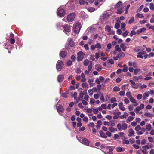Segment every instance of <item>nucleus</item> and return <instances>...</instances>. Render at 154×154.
Here are the masks:
<instances>
[{
	"mask_svg": "<svg viewBox=\"0 0 154 154\" xmlns=\"http://www.w3.org/2000/svg\"><path fill=\"white\" fill-rule=\"evenodd\" d=\"M117 22L118 23H116V24H115L114 26L115 28L116 29L119 28L120 27V21L119 20H118Z\"/></svg>",
	"mask_w": 154,
	"mask_h": 154,
	"instance_id": "nucleus-39",
	"label": "nucleus"
},
{
	"mask_svg": "<svg viewBox=\"0 0 154 154\" xmlns=\"http://www.w3.org/2000/svg\"><path fill=\"white\" fill-rule=\"evenodd\" d=\"M128 32L127 31H125L122 34V36L124 37H125L127 36L128 34Z\"/></svg>",
	"mask_w": 154,
	"mask_h": 154,
	"instance_id": "nucleus-56",
	"label": "nucleus"
},
{
	"mask_svg": "<svg viewBox=\"0 0 154 154\" xmlns=\"http://www.w3.org/2000/svg\"><path fill=\"white\" fill-rule=\"evenodd\" d=\"M134 119V118L132 116H129L126 120V122L128 123L129 122L132 121Z\"/></svg>",
	"mask_w": 154,
	"mask_h": 154,
	"instance_id": "nucleus-41",
	"label": "nucleus"
},
{
	"mask_svg": "<svg viewBox=\"0 0 154 154\" xmlns=\"http://www.w3.org/2000/svg\"><path fill=\"white\" fill-rule=\"evenodd\" d=\"M124 122V121L122 122V123H123L122 125V129L123 130H126L127 127V125L126 123H123Z\"/></svg>",
	"mask_w": 154,
	"mask_h": 154,
	"instance_id": "nucleus-27",
	"label": "nucleus"
},
{
	"mask_svg": "<svg viewBox=\"0 0 154 154\" xmlns=\"http://www.w3.org/2000/svg\"><path fill=\"white\" fill-rule=\"evenodd\" d=\"M109 130L112 132H113L117 131V129L113 127H110L109 128Z\"/></svg>",
	"mask_w": 154,
	"mask_h": 154,
	"instance_id": "nucleus-34",
	"label": "nucleus"
},
{
	"mask_svg": "<svg viewBox=\"0 0 154 154\" xmlns=\"http://www.w3.org/2000/svg\"><path fill=\"white\" fill-rule=\"evenodd\" d=\"M82 86L83 88H88V85L86 82L82 83Z\"/></svg>",
	"mask_w": 154,
	"mask_h": 154,
	"instance_id": "nucleus-45",
	"label": "nucleus"
},
{
	"mask_svg": "<svg viewBox=\"0 0 154 154\" xmlns=\"http://www.w3.org/2000/svg\"><path fill=\"white\" fill-rule=\"evenodd\" d=\"M144 17V16L143 14L140 13L137 14L136 15V17L137 18H143Z\"/></svg>",
	"mask_w": 154,
	"mask_h": 154,
	"instance_id": "nucleus-38",
	"label": "nucleus"
},
{
	"mask_svg": "<svg viewBox=\"0 0 154 154\" xmlns=\"http://www.w3.org/2000/svg\"><path fill=\"white\" fill-rule=\"evenodd\" d=\"M135 130L137 131V134L138 135H142L145 131L146 129L143 127H141L139 125L136 126Z\"/></svg>",
	"mask_w": 154,
	"mask_h": 154,
	"instance_id": "nucleus-1",
	"label": "nucleus"
},
{
	"mask_svg": "<svg viewBox=\"0 0 154 154\" xmlns=\"http://www.w3.org/2000/svg\"><path fill=\"white\" fill-rule=\"evenodd\" d=\"M134 21V17H131L129 20L128 23L129 24H131L133 23Z\"/></svg>",
	"mask_w": 154,
	"mask_h": 154,
	"instance_id": "nucleus-58",
	"label": "nucleus"
},
{
	"mask_svg": "<svg viewBox=\"0 0 154 154\" xmlns=\"http://www.w3.org/2000/svg\"><path fill=\"white\" fill-rule=\"evenodd\" d=\"M125 6H122L121 7V8L118 9L117 11V13L119 14H121L123 11V9H124Z\"/></svg>",
	"mask_w": 154,
	"mask_h": 154,
	"instance_id": "nucleus-24",
	"label": "nucleus"
},
{
	"mask_svg": "<svg viewBox=\"0 0 154 154\" xmlns=\"http://www.w3.org/2000/svg\"><path fill=\"white\" fill-rule=\"evenodd\" d=\"M146 30V28L144 27L142 28L141 29H139L137 31V34H139L140 33L144 32Z\"/></svg>",
	"mask_w": 154,
	"mask_h": 154,
	"instance_id": "nucleus-20",
	"label": "nucleus"
},
{
	"mask_svg": "<svg viewBox=\"0 0 154 154\" xmlns=\"http://www.w3.org/2000/svg\"><path fill=\"white\" fill-rule=\"evenodd\" d=\"M57 112H58L59 113V114L62 116V115L61 114H60V112H63V109H63V106H62L61 105H60L58 106V107L57 108Z\"/></svg>",
	"mask_w": 154,
	"mask_h": 154,
	"instance_id": "nucleus-13",
	"label": "nucleus"
},
{
	"mask_svg": "<svg viewBox=\"0 0 154 154\" xmlns=\"http://www.w3.org/2000/svg\"><path fill=\"white\" fill-rule=\"evenodd\" d=\"M140 71V69L139 68H137L135 69L134 72V75H136Z\"/></svg>",
	"mask_w": 154,
	"mask_h": 154,
	"instance_id": "nucleus-44",
	"label": "nucleus"
},
{
	"mask_svg": "<svg viewBox=\"0 0 154 154\" xmlns=\"http://www.w3.org/2000/svg\"><path fill=\"white\" fill-rule=\"evenodd\" d=\"M88 11L90 12H93L94 11L95 9L93 7L89 8H88Z\"/></svg>",
	"mask_w": 154,
	"mask_h": 154,
	"instance_id": "nucleus-53",
	"label": "nucleus"
},
{
	"mask_svg": "<svg viewBox=\"0 0 154 154\" xmlns=\"http://www.w3.org/2000/svg\"><path fill=\"white\" fill-rule=\"evenodd\" d=\"M90 62L88 59L85 60L83 62V64L85 66H86L89 64H90Z\"/></svg>",
	"mask_w": 154,
	"mask_h": 154,
	"instance_id": "nucleus-36",
	"label": "nucleus"
},
{
	"mask_svg": "<svg viewBox=\"0 0 154 154\" xmlns=\"http://www.w3.org/2000/svg\"><path fill=\"white\" fill-rule=\"evenodd\" d=\"M125 54L123 52H121L115 57H113V58L115 60L122 58L125 56Z\"/></svg>",
	"mask_w": 154,
	"mask_h": 154,
	"instance_id": "nucleus-8",
	"label": "nucleus"
},
{
	"mask_svg": "<svg viewBox=\"0 0 154 154\" xmlns=\"http://www.w3.org/2000/svg\"><path fill=\"white\" fill-rule=\"evenodd\" d=\"M71 27L68 25L66 24L64 25L63 28V31L66 34V35H69L68 33L70 32Z\"/></svg>",
	"mask_w": 154,
	"mask_h": 154,
	"instance_id": "nucleus-4",
	"label": "nucleus"
},
{
	"mask_svg": "<svg viewBox=\"0 0 154 154\" xmlns=\"http://www.w3.org/2000/svg\"><path fill=\"white\" fill-rule=\"evenodd\" d=\"M146 142H147V140L146 139H143L142 140V141L141 142V145H144V144H146Z\"/></svg>",
	"mask_w": 154,
	"mask_h": 154,
	"instance_id": "nucleus-54",
	"label": "nucleus"
},
{
	"mask_svg": "<svg viewBox=\"0 0 154 154\" xmlns=\"http://www.w3.org/2000/svg\"><path fill=\"white\" fill-rule=\"evenodd\" d=\"M121 48H122V50L123 51H126V47L125 46L124 43H122L120 45Z\"/></svg>",
	"mask_w": 154,
	"mask_h": 154,
	"instance_id": "nucleus-28",
	"label": "nucleus"
},
{
	"mask_svg": "<svg viewBox=\"0 0 154 154\" xmlns=\"http://www.w3.org/2000/svg\"><path fill=\"white\" fill-rule=\"evenodd\" d=\"M128 65L129 66H133L134 68L137 67V65L136 62H133L130 61L128 62Z\"/></svg>",
	"mask_w": 154,
	"mask_h": 154,
	"instance_id": "nucleus-18",
	"label": "nucleus"
},
{
	"mask_svg": "<svg viewBox=\"0 0 154 154\" xmlns=\"http://www.w3.org/2000/svg\"><path fill=\"white\" fill-rule=\"evenodd\" d=\"M122 143L123 144H129V142L128 140L124 139L122 140Z\"/></svg>",
	"mask_w": 154,
	"mask_h": 154,
	"instance_id": "nucleus-43",
	"label": "nucleus"
},
{
	"mask_svg": "<svg viewBox=\"0 0 154 154\" xmlns=\"http://www.w3.org/2000/svg\"><path fill=\"white\" fill-rule=\"evenodd\" d=\"M140 150H141L142 152L144 154H147L148 153V152L147 151V150L146 149H140Z\"/></svg>",
	"mask_w": 154,
	"mask_h": 154,
	"instance_id": "nucleus-62",
	"label": "nucleus"
},
{
	"mask_svg": "<svg viewBox=\"0 0 154 154\" xmlns=\"http://www.w3.org/2000/svg\"><path fill=\"white\" fill-rule=\"evenodd\" d=\"M75 17V13H70L67 16V20L68 22H72L74 20Z\"/></svg>",
	"mask_w": 154,
	"mask_h": 154,
	"instance_id": "nucleus-3",
	"label": "nucleus"
},
{
	"mask_svg": "<svg viewBox=\"0 0 154 154\" xmlns=\"http://www.w3.org/2000/svg\"><path fill=\"white\" fill-rule=\"evenodd\" d=\"M73 31L75 33H78L79 32L81 28V25L80 23H75L73 26Z\"/></svg>",
	"mask_w": 154,
	"mask_h": 154,
	"instance_id": "nucleus-2",
	"label": "nucleus"
},
{
	"mask_svg": "<svg viewBox=\"0 0 154 154\" xmlns=\"http://www.w3.org/2000/svg\"><path fill=\"white\" fill-rule=\"evenodd\" d=\"M116 150L118 152H120L124 151L125 150V148H124L118 147L116 148Z\"/></svg>",
	"mask_w": 154,
	"mask_h": 154,
	"instance_id": "nucleus-26",
	"label": "nucleus"
},
{
	"mask_svg": "<svg viewBox=\"0 0 154 154\" xmlns=\"http://www.w3.org/2000/svg\"><path fill=\"white\" fill-rule=\"evenodd\" d=\"M77 96V92H75L74 93L72 97H73L74 99L76 100V103L79 102L81 100L80 98Z\"/></svg>",
	"mask_w": 154,
	"mask_h": 154,
	"instance_id": "nucleus-11",
	"label": "nucleus"
},
{
	"mask_svg": "<svg viewBox=\"0 0 154 154\" xmlns=\"http://www.w3.org/2000/svg\"><path fill=\"white\" fill-rule=\"evenodd\" d=\"M99 133L101 137L104 138H106L107 137V136L102 131H100Z\"/></svg>",
	"mask_w": 154,
	"mask_h": 154,
	"instance_id": "nucleus-25",
	"label": "nucleus"
},
{
	"mask_svg": "<svg viewBox=\"0 0 154 154\" xmlns=\"http://www.w3.org/2000/svg\"><path fill=\"white\" fill-rule=\"evenodd\" d=\"M67 55V52L65 51L61 52L60 53V57L62 58L65 57Z\"/></svg>",
	"mask_w": 154,
	"mask_h": 154,
	"instance_id": "nucleus-15",
	"label": "nucleus"
},
{
	"mask_svg": "<svg viewBox=\"0 0 154 154\" xmlns=\"http://www.w3.org/2000/svg\"><path fill=\"white\" fill-rule=\"evenodd\" d=\"M120 89V88L117 86H115L113 88V91H119Z\"/></svg>",
	"mask_w": 154,
	"mask_h": 154,
	"instance_id": "nucleus-48",
	"label": "nucleus"
},
{
	"mask_svg": "<svg viewBox=\"0 0 154 154\" xmlns=\"http://www.w3.org/2000/svg\"><path fill=\"white\" fill-rule=\"evenodd\" d=\"M80 141L82 144L86 145H88L89 143V142L88 140L86 138L80 139Z\"/></svg>",
	"mask_w": 154,
	"mask_h": 154,
	"instance_id": "nucleus-10",
	"label": "nucleus"
},
{
	"mask_svg": "<svg viewBox=\"0 0 154 154\" xmlns=\"http://www.w3.org/2000/svg\"><path fill=\"white\" fill-rule=\"evenodd\" d=\"M136 34L137 32H135L134 30H132L131 31L130 34V35L131 37H132L133 36V35H135Z\"/></svg>",
	"mask_w": 154,
	"mask_h": 154,
	"instance_id": "nucleus-55",
	"label": "nucleus"
},
{
	"mask_svg": "<svg viewBox=\"0 0 154 154\" xmlns=\"http://www.w3.org/2000/svg\"><path fill=\"white\" fill-rule=\"evenodd\" d=\"M105 31H107L109 33L111 31V27L109 25L106 26L105 28Z\"/></svg>",
	"mask_w": 154,
	"mask_h": 154,
	"instance_id": "nucleus-31",
	"label": "nucleus"
},
{
	"mask_svg": "<svg viewBox=\"0 0 154 154\" xmlns=\"http://www.w3.org/2000/svg\"><path fill=\"white\" fill-rule=\"evenodd\" d=\"M67 94H68V93L67 92L65 93H63L61 94V96L63 97L67 98L68 97Z\"/></svg>",
	"mask_w": 154,
	"mask_h": 154,
	"instance_id": "nucleus-52",
	"label": "nucleus"
},
{
	"mask_svg": "<svg viewBox=\"0 0 154 154\" xmlns=\"http://www.w3.org/2000/svg\"><path fill=\"white\" fill-rule=\"evenodd\" d=\"M117 101L115 97L112 98L110 99V101L111 103H113Z\"/></svg>",
	"mask_w": 154,
	"mask_h": 154,
	"instance_id": "nucleus-60",
	"label": "nucleus"
},
{
	"mask_svg": "<svg viewBox=\"0 0 154 154\" xmlns=\"http://www.w3.org/2000/svg\"><path fill=\"white\" fill-rule=\"evenodd\" d=\"M123 69H122V72H126L128 71V66L126 64L124 65L123 66Z\"/></svg>",
	"mask_w": 154,
	"mask_h": 154,
	"instance_id": "nucleus-32",
	"label": "nucleus"
},
{
	"mask_svg": "<svg viewBox=\"0 0 154 154\" xmlns=\"http://www.w3.org/2000/svg\"><path fill=\"white\" fill-rule=\"evenodd\" d=\"M69 44L71 47H72L75 45V43L73 40L70 38L68 39Z\"/></svg>",
	"mask_w": 154,
	"mask_h": 154,
	"instance_id": "nucleus-14",
	"label": "nucleus"
},
{
	"mask_svg": "<svg viewBox=\"0 0 154 154\" xmlns=\"http://www.w3.org/2000/svg\"><path fill=\"white\" fill-rule=\"evenodd\" d=\"M65 11L63 9L58 8L57 11V13L58 16L61 17H62L64 16L65 14Z\"/></svg>",
	"mask_w": 154,
	"mask_h": 154,
	"instance_id": "nucleus-6",
	"label": "nucleus"
},
{
	"mask_svg": "<svg viewBox=\"0 0 154 154\" xmlns=\"http://www.w3.org/2000/svg\"><path fill=\"white\" fill-rule=\"evenodd\" d=\"M142 97V95L141 94H139L137 96V99L140 100Z\"/></svg>",
	"mask_w": 154,
	"mask_h": 154,
	"instance_id": "nucleus-61",
	"label": "nucleus"
},
{
	"mask_svg": "<svg viewBox=\"0 0 154 154\" xmlns=\"http://www.w3.org/2000/svg\"><path fill=\"white\" fill-rule=\"evenodd\" d=\"M125 92L124 91H121L119 92V94L121 96H123L125 95Z\"/></svg>",
	"mask_w": 154,
	"mask_h": 154,
	"instance_id": "nucleus-59",
	"label": "nucleus"
},
{
	"mask_svg": "<svg viewBox=\"0 0 154 154\" xmlns=\"http://www.w3.org/2000/svg\"><path fill=\"white\" fill-rule=\"evenodd\" d=\"M121 112H115L113 113L114 116L113 118L114 119H117L119 117V116L121 115Z\"/></svg>",
	"mask_w": 154,
	"mask_h": 154,
	"instance_id": "nucleus-12",
	"label": "nucleus"
},
{
	"mask_svg": "<svg viewBox=\"0 0 154 154\" xmlns=\"http://www.w3.org/2000/svg\"><path fill=\"white\" fill-rule=\"evenodd\" d=\"M122 2L121 1H119L115 5V8H118L120 7L122 4Z\"/></svg>",
	"mask_w": 154,
	"mask_h": 154,
	"instance_id": "nucleus-40",
	"label": "nucleus"
},
{
	"mask_svg": "<svg viewBox=\"0 0 154 154\" xmlns=\"http://www.w3.org/2000/svg\"><path fill=\"white\" fill-rule=\"evenodd\" d=\"M115 49L116 51L120 52L121 51V49L120 48H119V45H117L115 47Z\"/></svg>",
	"mask_w": 154,
	"mask_h": 154,
	"instance_id": "nucleus-35",
	"label": "nucleus"
},
{
	"mask_svg": "<svg viewBox=\"0 0 154 154\" xmlns=\"http://www.w3.org/2000/svg\"><path fill=\"white\" fill-rule=\"evenodd\" d=\"M95 69L98 71H100L102 69V67L100 65L97 64L95 65Z\"/></svg>",
	"mask_w": 154,
	"mask_h": 154,
	"instance_id": "nucleus-33",
	"label": "nucleus"
},
{
	"mask_svg": "<svg viewBox=\"0 0 154 154\" xmlns=\"http://www.w3.org/2000/svg\"><path fill=\"white\" fill-rule=\"evenodd\" d=\"M85 54L81 51H79L77 53L78 57L77 60L78 61H80L82 60L84 58Z\"/></svg>",
	"mask_w": 154,
	"mask_h": 154,
	"instance_id": "nucleus-7",
	"label": "nucleus"
},
{
	"mask_svg": "<svg viewBox=\"0 0 154 154\" xmlns=\"http://www.w3.org/2000/svg\"><path fill=\"white\" fill-rule=\"evenodd\" d=\"M149 94L150 92L149 91L147 92H145L144 93L143 95V100L147 99V97L149 96Z\"/></svg>",
	"mask_w": 154,
	"mask_h": 154,
	"instance_id": "nucleus-16",
	"label": "nucleus"
},
{
	"mask_svg": "<svg viewBox=\"0 0 154 154\" xmlns=\"http://www.w3.org/2000/svg\"><path fill=\"white\" fill-rule=\"evenodd\" d=\"M100 100L102 102H103L104 101V97L103 94H102L100 98Z\"/></svg>",
	"mask_w": 154,
	"mask_h": 154,
	"instance_id": "nucleus-63",
	"label": "nucleus"
},
{
	"mask_svg": "<svg viewBox=\"0 0 154 154\" xmlns=\"http://www.w3.org/2000/svg\"><path fill=\"white\" fill-rule=\"evenodd\" d=\"M88 126L89 127H91L93 128L95 126V125L93 122H91L88 125Z\"/></svg>",
	"mask_w": 154,
	"mask_h": 154,
	"instance_id": "nucleus-49",
	"label": "nucleus"
},
{
	"mask_svg": "<svg viewBox=\"0 0 154 154\" xmlns=\"http://www.w3.org/2000/svg\"><path fill=\"white\" fill-rule=\"evenodd\" d=\"M92 63L91 61H90V64L88 65V70L90 71H91L92 67Z\"/></svg>",
	"mask_w": 154,
	"mask_h": 154,
	"instance_id": "nucleus-42",
	"label": "nucleus"
},
{
	"mask_svg": "<svg viewBox=\"0 0 154 154\" xmlns=\"http://www.w3.org/2000/svg\"><path fill=\"white\" fill-rule=\"evenodd\" d=\"M141 83H135V84L133 85V86H132V87L134 89H137L138 88H139L140 85H141Z\"/></svg>",
	"mask_w": 154,
	"mask_h": 154,
	"instance_id": "nucleus-22",
	"label": "nucleus"
},
{
	"mask_svg": "<svg viewBox=\"0 0 154 154\" xmlns=\"http://www.w3.org/2000/svg\"><path fill=\"white\" fill-rule=\"evenodd\" d=\"M117 127L119 130L121 131L122 130V125L120 123H118Z\"/></svg>",
	"mask_w": 154,
	"mask_h": 154,
	"instance_id": "nucleus-47",
	"label": "nucleus"
},
{
	"mask_svg": "<svg viewBox=\"0 0 154 154\" xmlns=\"http://www.w3.org/2000/svg\"><path fill=\"white\" fill-rule=\"evenodd\" d=\"M153 148V145L152 144H150L149 146L148 145H145L143 146L142 148L143 149H146V150L148 149L149 148Z\"/></svg>",
	"mask_w": 154,
	"mask_h": 154,
	"instance_id": "nucleus-17",
	"label": "nucleus"
},
{
	"mask_svg": "<svg viewBox=\"0 0 154 154\" xmlns=\"http://www.w3.org/2000/svg\"><path fill=\"white\" fill-rule=\"evenodd\" d=\"M101 107H102V109H106L107 108L106 105L105 104H102L101 105Z\"/></svg>",
	"mask_w": 154,
	"mask_h": 154,
	"instance_id": "nucleus-64",
	"label": "nucleus"
},
{
	"mask_svg": "<svg viewBox=\"0 0 154 154\" xmlns=\"http://www.w3.org/2000/svg\"><path fill=\"white\" fill-rule=\"evenodd\" d=\"M129 134L128 135V136L129 137H131L132 135H133L134 134V132L132 129H130L128 131Z\"/></svg>",
	"mask_w": 154,
	"mask_h": 154,
	"instance_id": "nucleus-29",
	"label": "nucleus"
},
{
	"mask_svg": "<svg viewBox=\"0 0 154 154\" xmlns=\"http://www.w3.org/2000/svg\"><path fill=\"white\" fill-rule=\"evenodd\" d=\"M126 95L129 99L130 98L132 97L131 94L130 92H127L126 93Z\"/></svg>",
	"mask_w": 154,
	"mask_h": 154,
	"instance_id": "nucleus-50",
	"label": "nucleus"
},
{
	"mask_svg": "<svg viewBox=\"0 0 154 154\" xmlns=\"http://www.w3.org/2000/svg\"><path fill=\"white\" fill-rule=\"evenodd\" d=\"M144 107V105L143 104H141L140 106H137L134 110V111L136 113H138V112L141 109H143Z\"/></svg>",
	"mask_w": 154,
	"mask_h": 154,
	"instance_id": "nucleus-9",
	"label": "nucleus"
},
{
	"mask_svg": "<svg viewBox=\"0 0 154 154\" xmlns=\"http://www.w3.org/2000/svg\"><path fill=\"white\" fill-rule=\"evenodd\" d=\"M64 76L62 75H58L57 77V80L58 82H62L64 79Z\"/></svg>",
	"mask_w": 154,
	"mask_h": 154,
	"instance_id": "nucleus-19",
	"label": "nucleus"
},
{
	"mask_svg": "<svg viewBox=\"0 0 154 154\" xmlns=\"http://www.w3.org/2000/svg\"><path fill=\"white\" fill-rule=\"evenodd\" d=\"M128 116V114L126 112H124V114L123 115L121 116L120 117V118L122 119L123 118H126Z\"/></svg>",
	"mask_w": 154,
	"mask_h": 154,
	"instance_id": "nucleus-30",
	"label": "nucleus"
},
{
	"mask_svg": "<svg viewBox=\"0 0 154 154\" xmlns=\"http://www.w3.org/2000/svg\"><path fill=\"white\" fill-rule=\"evenodd\" d=\"M149 8L151 10H154V5L153 3H151L150 4Z\"/></svg>",
	"mask_w": 154,
	"mask_h": 154,
	"instance_id": "nucleus-57",
	"label": "nucleus"
},
{
	"mask_svg": "<svg viewBox=\"0 0 154 154\" xmlns=\"http://www.w3.org/2000/svg\"><path fill=\"white\" fill-rule=\"evenodd\" d=\"M129 99L131 102L132 103H136L137 101L134 98L132 97H131Z\"/></svg>",
	"mask_w": 154,
	"mask_h": 154,
	"instance_id": "nucleus-46",
	"label": "nucleus"
},
{
	"mask_svg": "<svg viewBox=\"0 0 154 154\" xmlns=\"http://www.w3.org/2000/svg\"><path fill=\"white\" fill-rule=\"evenodd\" d=\"M94 46L95 48H100L101 47V44L99 43H97Z\"/></svg>",
	"mask_w": 154,
	"mask_h": 154,
	"instance_id": "nucleus-51",
	"label": "nucleus"
},
{
	"mask_svg": "<svg viewBox=\"0 0 154 154\" xmlns=\"http://www.w3.org/2000/svg\"><path fill=\"white\" fill-rule=\"evenodd\" d=\"M146 130H147L148 131H150V130L153 129V128L151 127L150 124H147L146 125Z\"/></svg>",
	"mask_w": 154,
	"mask_h": 154,
	"instance_id": "nucleus-23",
	"label": "nucleus"
},
{
	"mask_svg": "<svg viewBox=\"0 0 154 154\" xmlns=\"http://www.w3.org/2000/svg\"><path fill=\"white\" fill-rule=\"evenodd\" d=\"M144 116L146 117H152L153 116V115L151 114L150 113H149L148 112H145L144 113Z\"/></svg>",
	"mask_w": 154,
	"mask_h": 154,
	"instance_id": "nucleus-37",
	"label": "nucleus"
},
{
	"mask_svg": "<svg viewBox=\"0 0 154 154\" xmlns=\"http://www.w3.org/2000/svg\"><path fill=\"white\" fill-rule=\"evenodd\" d=\"M63 62L60 60H58L56 64V69L58 71L62 69L63 66Z\"/></svg>",
	"mask_w": 154,
	"mask_h": 154,
	"instance_id": "nucleus-5",
	"label": "nucleus"
},
{
	"mask_svg": "<svg viewBox=\"0 0 154 154\" xmlns=\"http://www.w3.org/2000/svg\"><path fill=\"white\" fill-rule=\"evenodd\" d=\"M123 103L122 102H120L118 104V106L119 107V108L122 111L125 110V108L123 106Z\"/></svg>",
	"mask_w": 154,
	"mask_h": 154,
	"instance_id": "nucleus-21",
	"label": "nucleus"
}]
</instances>
